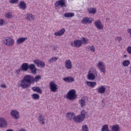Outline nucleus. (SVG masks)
<instances>
[{
  "label": "nucleus",
  "instance_id": "c756f323",
  "mask_svg": "<svg viewBox=\"0 0 131 131\" xmlns=\"http://www.w3.org/2000/svg\"><path fill=\"white\" fill-rule=\"evenodd\" d=\"M120 127H119V125L115 124L112 126V131H119Z\"/></svg>",
  "mask_w": 131,
  "mask_h": 131
},
{
  "label": "nucleus",
  "instance_id": "f704fd0d",
  "mask_svg": "<svg viewBox=\"0 0 131 131\" xmlns=\"http://www.w3.org/2000/svg\"><path fill=\"white\" fill-rule=\"evenodd\" d=\"M87 114H88V112H85L84 110H83L81 111L80 115H79L84 120V118H85V116Z\"/></svg>",
  "mask_w": 131,
  "mask_h": 131
},
{
  "label": "nucleus",
  "instance_id": "6e6552de",
  "mask_svg": "<svg viewBox=\"0 0 131 131\" xmlns=\"http://www.w3.org/2000/svg\"><path fill=\"white\" fill-rule=\"evenodd\" d=\"M10 115L15 120L20 118V113L16 110H12L10 112Z\"/></svg>",
  "mask_w": 131,
  "mask_h": 131
},
{
  "label": "nucleus",
  "instance_id": "f257e3e1",
  "mask_svg": "<svg viewBox=\"0 0 131 131\" xmlns=\"http://www.w3.org/2000/svg\"><path fill=\"white\" fill-rule=\"evenodd\" d=\"M41 79L40 75H37L35 77L31 75H26L24 78L20 80L18 86L22 89H28L31 85V83L37 82Z\"/></svg>",
  "mask_w": 131,
  "mask_h": 131
},
{
  "label": "nucleus",
  "instance_id": "f8f14e48",
  "mask_svg": "<svg viewBox=\"0 0 131 131\" xmlns=\"http://www.w3.org/2000/svg\"><path fill=\"white\" fill-rule=\"evenodd\" d=\"M33 63H34L35 65L37 66V67H40V68H43V67L46 66V63H45V62L39 59L33 60Z\"/></svg>",
  "mask_w": 131,
  "mask_h": 131
},
{
  "label": "nucleus",
  "instance_id": "49530a36",
  "mask_svg": "<svg viewBox=\"0 0 131 131\" xmlns=\"http://www.w3.org/2000/svg\"><path fill=\"white\" fill-rule=\"evenodd\" d=\"M1 88H2V89H7V85L6 84H1Z\"/></svg>",
  "mask_w": 131,
  "mask_h": 131
},
{
  "label": "nucleus",
  "instance_id": "4468645a",
  "mask_svg": "<svg viewBox=\"0 0 131 131\" xmlns=\"http://www.w3.org/2000/svg\"><path fill=\"white\" fill-rule=\"evenodd\" d=\"M94 24L97 28V29H99L100 30H102L104 28V26H103V24L100 20H97L95 23Z\"/></svg>",
  "mask_w": 131,
  "mask_h": 131
},
{
  "label": "nucleus",
  "instance_id": "ddd939ff",
  "mask_svg": "<svg viewBox=\"0 0 131 131\" xmlns=\"http://www.w3.org/2000/svg\"><path fill=\"white\" fill-rule=\"evenodd\" d=\"M25 18L26 19V20H28V21H34V20L36 19V17L35 15L31 13H27L26 15Z\"/></svg>",
  "mask_w": 131,
  "mask_h": 131
},
{
  "label": "nucleus",
  "instance_id": "37998d69",
  "mask_svg": "<svg viewBox=\"0 0 131 131\" xmlns=\"http://www.w3.org/2000/svg\"><path fill=\"white\" fill-rule=\"evenodd\" d=\"M19 2V0H10V4H17Z\"/></svg>",
  "mask_w": 131,
  "mask_h": 131
},
{
  "label": "nucleus",
  "instance_id": "3c124183",
  "mask_svg": "<svg viewBox=\"0 0 131 131\" xmlns=\"http://www.w3.org/2000/svg\"><path fill=\"white\" fill-rule=\"evenodd\" d=\"M6 131H14V130H13V129H9L6 130Z\"/></svg>",
  "mask_w": 131,
  "mask_h": 131
},
{
  "label": "nucleus",
  "instance_id": "a18cd8bd",
  "mask_svg": "<svg viewBox=\"0 0 131 131\" xmlns=\"http://www.w3.org/2000/svg\"><path fill=\"white\" fill-rule=\"evenodd\" d=\"M127 52L128 53V54H130L131 55V46H129L127 47Z\"/></svg>",
  "mask_w": 131,
  "mask_h": 131
},
{
  "label": "nucleus",
  "instance_id": "aec40b11",
  "mask_svg": "<svg viewBox=\"0 0 131 131\" xmlns=\"http://www.w3.org/2000/svg\"><path fill=\"white\" fill-rule=\"evenodd\" d=\"M65 31H66V30L64 28H62L60 30L55 32L54 35L55 36H62V35L65 33Z\"/></svg>",
  "mask_w": 131,
  "mask_h": 131
},
{
  "label": "nucleus",
  "instance_id": "c03bdc74",
  "mask_svg": "<svg viewBox=\"0 0 131 131\" xmlns=\"http://www.w3.org/2000/svg\"><path fill=\"white\" fill-rule=\"evenodd\" d=\"M115 40H117L118 42H120L121 40H122V38L121 37L118 36L115 38Z\"/></svg>",
  "mask_w": 131,
  "mask_h": 131
},
{
  "label": "nucleus",
  "instance_id": "0eeeda50",
  "mask_svg": "<svg viewBox=\"0 0 131 131\" xmlns=\"http://www.w3.org/2000/svg\"><path fill=\"white\" fill-rule=\"evenodd\" d=\"M49 86L50 91L54 93L57 92V91H58V89H59V86L54 81H52L50 82Z\"/></svg>",
  "mask_w": 131,
  "mask_h": 131
},
{
  "label": "nucleus",
  "instance_id": "9d476101",
  "mask_svg": "<svg viewBox=\"0 0 131 131\" xmlns=\"http://www.w3.org/2000/svg\"><path fill=\"white\" fill-rule=\"evenodd\" d=\"M93 21H94V19H93L92 18L84 17L81 20V23L82 24L86 25V24H92V23H93Z\"/></svg>",
  "mask_w": 131,
  "mask_h": 131
},
{
  "label": "nucleus",
  "instance_id": "de8ad7c7",
  "mask_svg": "<svg viewBox=\"0 0 131 131\" xmlns=\"http://www.w3.org/2000/svg\"><path fill=\"white\" fill-rule=\"evenodd\" d=\"M18 131H26V129L24 128H20V129L18 130Z\"/></svg>",
  "mask_w": 131,
  "mask_h": 131
},
{
  "label": "nucleus",
  "instance_id": "4be33fe9",
  "mask_svg": "<svg viewBox=\"0 0 131 131\" xmlns=\"http://www.w3.org/2000/svg\"><path fill=\"white\" fill-rule=\"evenodd\" d=\"M26 40H27V37H19L16 40V43L17 45H21V43H23Z\"/></svg>",
  "mask_w": 131,
  "mask_h": 131
},
{
  "label": "nucleus",
  "instance_id": "39448f33",
  "mask_svg": "<svg viewBox=\"0 0 131 131\" xmlns=\"http://www.w3.org/2000/svg\"><path fill=\"white\" fill-rule=\"evenodd\" d=\"M3 42L8 47H13L15 45V40L11 37H7L3 40Z\"/></svg>",
  "mask_w": 131,
  "mask_h": 131
},
{
  "label": "nucleus",
  "instance_id": "4c0bfd02",
  "mask_svg": "<svg viewBox=\"0 0 131 131\" xmlns=\"http://www.w3.org/2000/svg\"><path fill=\"white\" fill-rule=\"evenodd\" d=\"M21 69H18L15 71V74L16 77H20V73L21 72Z\"/></svg>",
  "mask_w": 131,
  "mask_h": 131
},
{
  "label": "nucleus",
  "instance_id": "7ed1b4c3",
  "mask_svg": "<svg viewBox=\"0 0 131 131\" xmlns=\"http://www.w3.org/2000/svg\"><path fill=\"white\" fill-rule=\"evenodd\" d=\"M54 7L56 10H59L61 8H66L67 7V1L58 0L55 2Z\"/></svg>",
  "mask_w": 131,
  "mask_h": 131
},
{
  "label": "nucleus",
  "instance_id": "f3484780",
  "mask_svg": "<svg viewBox=\"0 0 131 131\" xmlns=\"http://www.w3.org/2000/svg\"><path fill=\"white\" fill-rule=\"evenodd\" d=\"M66 117L68 120H74L75 114L71 112L68 113L66 114Z\"/></svg>",
  "mask_w": 131,
  "mask_h": 131
},
{
  "label": "nucleus",
  "instance_id": "9b49d317",
  "mask_svg": "<svg viewBox=\"0 0 131 131\" xmlns=\"http://www.w3.org/2000/svg\"><path fill=\"white\" fill-rule=\"evenodd\" d=\"M8 126L7 120L3 117H0V128H5Z\"/></svg>",
  "mask_w": 131,
  "mask_h": 131
},
{
  "label": "nucleus",
  "instance_id": "603ef678",
  "mask_svg": "<svg viewBox=\"0 0 131 131\" xmlns=\"http://www.w3.org/2000/svg\"><path fill=\"white\" fill-rule=\"evenodd\" d=\"M54 50H56V47H54Z\"/></svg>",
  "mask_w": 131,
  "mask_h": 131
},
{
  "label": "nucleus",
  "instance_id": "8fccbe9b",
  "mask_svg": "<svg viewBox=\"0 0 131 131\" xmlns=\"http://www.w3.org/2000/svg\"><path fill=\"white\" fill-rule=\"evenodd\" d=\"M127 55L126 54H125L123 55V58H127Z\"/></svg>",
  "mask_w": 131,
  "mask_h": 131
},
{
  "label": "nucleus",
  "instance_id": "bb28decb",
  "mask_svg": "<svg viewBox=\"0 0 131 131\" xmlns=\"http://www.w3.org/2000/svg\"><path fill=\"white\" fill-rule=\"evenodd\" d=\"M63 80L66 82H73L74 81V78L72 77H67L63 78Z\"/></svg>",
  "mask_w": 131,
  "mask_h": 131
},
{
  "label": "nucleus",
  "instance_id": "2eb2a0df",
  "mask_svg": "<svg viewBox=\"0 0 131 131\" xmlns=\"http://www.w3.org/2000/svg\"><path fill=\"white\" fill-rule=\"evenodd\" d=\"M64 66L66 69L70 70L72 68V62L70 59L66 60L64 62Z\"/></svg>",
  "mask_w": 131,
  "mask_h": 131
},
{
  "label": "nucleus",
  "instance_id": "ea45409f",
  "mask_svg": "<svg viewBox=\"0 0 131 131\" xmlns=\"http://www.w3.org/2000/svg\"><path fill=\"white\" fill-rule=\"evenodd\" d=\"M82 131H90L89 127L86 125H83L82 126Z\"/></svg>",
  "mask_w": 131,
  "mask_h": 131
},
{
  "label": "nucleus",
  "instance_id": "b1692460",
  "mask_svg": "<svg viewBox=\"0 0 131 131\" xmlns=\"http://www.w3.org/2000/svg\"><path fill=\"white\" fill-rule=\"evenodd\" d=\"M32 91L37 93V94H42V91L41 90L40 88L38 86H34L32 88Z\"/></svg>",
  "mask_w": 131,
  "mask_h": 131
},
{
  "label": "nucleus",
  "instance_id": "09e8293b",
  "mask_svg": "<svg viewBox=\"0 0 131 131\" xmlns=\"http://www.w3.org/2000/svg\"><path fill=\"white\" fill-rule=\"evenodd\" d=\"M86 49L87 50V51H90L91 50V48H89V46H88L86 48Z\"/></svg>",
  "mask_w": 131,
  "mask_h": 131
},
{
  "label": "nucleus",
  "instance_id": "c9c22d12",
  "mask_svg": "<svg viewBox=\"0 0 131 131\" xmlns=\"http://www.w3.org/2000/svg\"><path fill=\"white\" fill-rule=\"evenodd\" d=\"M130 64V61L129 60H126L123 61L122 65L124 67H128Z\"/></svg>",
  "mask_w": 131,
  "mask_h": 131
},
{
  "label": "nucleus",
  "instance_id": "5701e85b",
  "mask_svg": "<svg viewBox=\"0 0 131 131\" xmlns=\"http://www.w3.org/2000/svg\"><path fill=\"white\" fill-rule=\"evenodd\" d=\"M21 70H23V71L26 72L28 69H29V66L28 65V63L25 62L21 64Z\"/></svg>",
  "mask_w": 131,
  "mask_h": 131
},
{
  "label": "nucleus",
  "instance_id": "20e7f679",
  "mask_svg": "<svg viewBox=\"0 0 131 131\" xmlns=\"http://www.w3.org/2000/svg\"><path fill=\"white\" fill-rule=\"evenodd\" d=\"M67 99L73 101L77 98V95H76V91L75 90H71L69 91L66 95Z\"/></svg>",
  "mask_w": 131,
  "mask_h": 131
},
{
  "label": "nucleus",
  "instance_id": "58836bf2",
  "mask_svg": "<svg viewBox=\"0 0 131 131\" xmlns=\"http://www.w3.org/2000/svg\"><path fill=\"white\" fill-rule=\"evenodd\" d=\"M81 41H82V43H83L84 45H85L86 43H89V39H86L84 37H82Z\"/></svg>",
  "mask_w": 131,
  "mask_h": 131
},
{
  "label": "nucleus",
  "instance_id": "e433bc0d",
  "mask_svg": "<svg viewBox=\"0 0 131 131\" xmlns=\"http://www.w3.org/2000/svg\"><path fill=\"white\" fill-rule=\"evenodd\" d=\"M101 131H109V127L108 126V125L105 124L102 126Z\"/></svg>",
  "mask_w": 131,
  "mask_h": 131
},
{
  "label": "nucleus",
  "instance_id": "79ce46f5",
  "mask_svg": "<svg viewBox=\"0 0 131 131\" xmlns=\"http://www.w3.org/2000/svg\"><path fill=\"white\" fill-rule=\"evenodd\" d=\"M6 23V21L3 19H0V26H3V25H5V24Z\"/></svg>",
  "mask_w": 131,
  "mask_h": 131
},
{
  "label": "nucleus",
  "instance_id": "2f4dec72",
  "mask_svg": "<svg viewBox=\"0 0 131 131\" xmlns=\"http://www.w3.org/2000/svg\"><path fill=\"white\" fill-rule=\"evenodd\" d=\"M19 6V9H21V10H25V9H26V4H25L24 2H20Z\"/></svg>",
  "mask_w": 131,
  "mask_h": 131
},
{
  "label": "nucleus",
  "instance_id": "a211bd4d",
  "mask_svg": "<svg viewBox=\"0 0 131 131\" xmlns=\"http://www.w3.org/2000/svg\"><path fill=\"white\" fill-rule=\"evenodd\" d=\"M37 119L40 124H45L46 123V118H45L43 115L41 114L39 115Z\"/></svg>",
  "mask_w": 131,
  "mask_h": 131
},
{
  "label": "nucleus",
  "instance_id": "423d86ee",
  "mask_svg": "<svg viewBox=\"0 0 131 131\" xmlns=\"http://www.w3.org/2000/svg\"><path fill=\"white\" fill-rule=\"evenodd\" d=\"M96 67H97L98 69H99L100 72L101 73H106V66L105 64L102 61H99L97 64Z\"/></svg>",
  "mask_w": 131,
  "mask_h": 131
},
{
  "label": "nucleus",
  "instance_id": "393cba45",
  "mask_svg": "<svg viewBox=\"0 0 131 131\" xmlns=\"http://www.w3.org/2000/svg\"><path fill=\"white\" fill-rule=\"evenodd\" d=\"M86 84H87L88 86H90V88H94L97 85V82L87 81H86Z\"/></svg>",
  "mask_w": 131,
  "mask_h": 131
},
{
  "label": "nucleus",
  "instance_id": "864d4df0",
  "mask_svg": "<svg viewBox=\"0 0 131 131\" xmlns=\"http://www.w3.org/2000/svg\"><path fill=\"white\" fill-rule=\"evenodd\" d=\"M109 20V18H106V20Z\"/></svg>",
  "mask_w": 131,
  "mask_h": 131
},
{
  "label": "nucleus",
  "instance_id": "c85d7f7f",
  "mask_svg": "<svg viewBox=\"0 0 131 131\" xmlns=\"http://www.w3.org/2000/svg\"><path fill=\"white\" fill-rule=\"evenodd\" d=\"M79 104L81 105V107H84L86 104V102L84 98H82L79 100Z\"/></svg>",
  "mask_w": 131,
  "mask_h": 131
},
{
  "label": "nucleus",
  "instance_id": "a19ab883",
  "mask_svg": "<svg viewBox=\"0 0 131 131\" xmlns=\"http://www.w3.org/2000/svg\"><path fill=\"white\" fill-rule=\"evenodd\" d=\"M89 48H90V51H91L92 53H95V52H96V48H95L94 46H89Z\"/></svg>",
  "mask_w": 131,
  "mask_h": 131
},
{
  "label": "nucleus",
  "instance_id": "6ab92c4d",
  "mask_svg": "<svg viewBox=\"0 0 131 131\" xmlns=\"http://www.w3.org/2000/svg\"><path fill=\"white\" fill-rule=\"evenodd\" d=\"M29 69L30 70L32 74H36L37 69L35 67V65H34V64H30L29 66Z\"/></svg>",
  "mask_w": 131,
  "mask_h": 131
},
{
  "label": "nucleus",
  "instance_id": "412c9836",
  "mask_svg": "<svg viewBox=\"0 0 131 131\" xmlns=\"http://www.w3.org/2000/svg\"><path fill=\"white\" fill-rule=\"evenodd\" d=\"M84 119L79 115L78 116H75V118L74 119V121L75 122H77V123H80V122H82Z\"/></svg>",
  "mask_w": 131,
  "mask_h": 131
},
{
  "label": "nucleus",
  "instance_id": "7c9ffc66",
  "mask_svg": "<svg viewBox=\"0 0 131 131\" xmlns=\"http://www.w3.org/2000/svg\"><path fill=\"white\" fill-rule=\"evenodd\" d=\"M58 57L54 56L52 58H50L49 59L48 62L51 64V63H54V62L58 61Z\"/></svg>",
  "mask_w": 131,
  "mask_h": 131
},
{
  "label": "nucleus",
  "instance_id": "5fc2aeb1",
  "mask_svg": "<svg viewBox=\"0 0 131 131\" xmlns=\"http://www.w3.org/2000/svg\"><path fill=\"white\" fill-rule=\"evenodd\" d=\"M102 102H104V101L102 100Z\"/></svg>",
  "mask_w": 131,
  "mask_h": 131
},
{
  "label": "nucleus",
  "instance_id": "72a5a7b5",
  "mask_svg": "<svg viewBox=\"0 0 131 131\" xmlns=\"http://www.w3.org/2000/svg\"><path fill=\"white\" fill-rule=\"evenodd\" d=\"M5 17L7 19H12L13 18V14L11 12H8L5 14Z\"/></svg>",
  "mask_w": 131,
  "mask_h": 131
},
{
  "label": "nucleus",
  "instance_id": "dca6fc26",
  "mask_svg": "<svg viewBox=\"0 0 131 131\" xmlns=\"http://www.w3.org/2000/svg\"><path fill=\"white\" fill-rule=\"evenodd\" d=\"M96 91L98 94H105V92H106V87H105V85H101L96 89Z\"/></svg>",
  "mask_w": 131,
  "mask_h": 131
},
{
  "label": "nucleus",
  "instance_id": "f03ea898",
  "mask_svg": "<svg viewBox=\"0 0 131 131\" xmlns=\"http://www.w3.org/2000/svg\"><path fill=\"white\" fill-rule=\"evenodd\" d=\"M97 76H98V72L97 71V70L90 69L89 70L88 75L87 76V78L89 80H95Z\"/></svg>",
  "mask_w": 131,
  "mask_h": 131
},
{
  "label": "nucleus",
  "instance_id": "1a4fd4ad",
  "mask_svg": "<svg viewBox=\"0 0 131 131\" xmlns=\"http://www.w3.org/2000/svg\"><path fill=\"white\" fill-rule=\"evenodd\" d=\"M71 46L74 48H80L82 46V41L80 40H75L71 42Z\"/></svg>",
  "mask_w": 131,
  "mask_h": 131
},
{
  "label": "nucleus",
  "instance_id": "473e14b6",
  "mask_svg": "<svg viewBox=\"0 0 131 131\" xmlns=\"http://www.w3.org/2000/svg\"><path fill=\"white\" fill-rule=\"evenodd\" d=\"M32 100H39V95L36 93H34L31 95Z\"/></svg>",
  "mask_w": 131,
  "mask_h": 131
},
{
  "label": "nucleus",
  "instance_id": "a878e982",
  "mask_svg": "<svg viewBox=\"0 0 131 131\" xmlns=\"http://www.w3.org/2000/svg\"><path fill=\"white\" fill-rule=\"evenodd\" d=\"M75 16V14L74 12H68L64 14L65 18H73Z\"/></svg>",
  "mask_w": 131,
  "mask_h": 131
},
{
  "label": "nucleus",
  "instance_id": "cd10ccee",
  "mask_svg": "<svg viewBox=\"0 0 131 131\" xmlns=\"http://www.w3.org/2000/svg\"><path fill=\"white\" fill-rule=\"evenodd\" d=\"M88 12L89 14H95L97 13V8H90L88 9Z\"/></svg>",
  "mask_w": 131,
  "mask_h": 131
}]
</instances>
